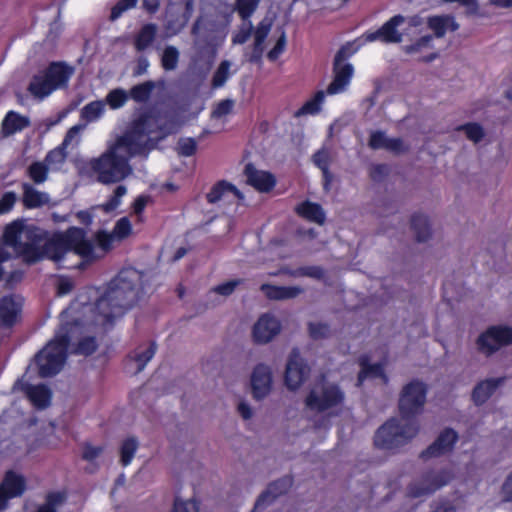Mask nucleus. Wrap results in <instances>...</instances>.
Masks as SVG:
<instances>
[{"label":"nucleus","instance_id":"nucleus-1","mask_svg":"<svg viewBox=\"0 0 512 512\" xmlns=\"http://www.w3.org/2000/svg\"><path fill=\"white\" fill-rule=\"evenodd\" d=\"M172 120L163 122L159 114L144 112L133 120L129 129L120 136L98 158L90 163L91 171L102 184L118 183L131 172L129 159L135 156H147L157 142L174 132Z\"/></svg>","mask_w":512,"mask_h":512},{"label":"nucleus","instance_id":"nucleus-2","mask_svg":"<svg viewBox=\"0 0 512 512\" xmlns=\"http://www.w3.org/2000/svg\"><path fill=\"white\" fill-rule=\"evenodd\" d=\"M427 386L419 380L406 384L399 397L401 419L392 417L382 424L374 435L375 447L395 451L409 443L419 432L416 416L421 414L426 402Z\"/></svg>","mask_w":512,"mask_h":512},{"label":"nucleus","instance_id":"nucleus-3","mask_svg":"<svg viewBox=\"0 0 512 512\" xmlns=\"http://www.w3.org/2000/svg\"><path fill=\"white\" fill-rule=\"evenodd\" d=\"M46 232L25 219H16L4 227V241L26 265H34L45 258L59 262L69 252L62 232H55L45 240Z\"/></svg>","mask_w":512,"mask_h":512},{"label":"nucleus","instance_id":"nucleus-4","mask_svg":"<svg viewBox=\"0 0 512 512\" xmlns=\"http://www.w3.org/2000/svg\"><path fill=\"white\" fill-rule=\"evenodd\" d=\"M134 271L121 270L110 282L108 289L96 301L95 311L102 317L103 326H112L115 320L123 316L138 301V287L130 275Z\"/></svg>","mask_w":512,"mask_h":512},{"label":"nucleus","instance_id":"nucleus-5","mask_svg":"<svg viewBox=\"0 0 512 512\" xmlns=\"http://www.w3.org/2000/svg\"><path fill=\"white\" fill-rule=\"evenodd\" d=\"M75 68L65 61H52L34 74L27 91L35 98L43 100L57 90L66 89Z\"/></svg>","mask_w":512,"mask_h":512},{"label":"nucleus","instance_id":"nucleus-6","mask_svg":"<svg viewBox=\"0 0 512 512\" xmlns=\"http://www.w3.org/2000/svg\"><path fill=\"white\" fill-rule=\"evenodd\" d=\"M70 325V323L64 324L54 338L35 355L34 361L40 377L55 376L63 368L71 341Z\"/></svg>","mask_w":512,"mask_h":512},{"label":"nucleus","instance_id":"nucleus-7","mask_svg":"<svg viewBox=\"0 0 512 512\" xmlns=\"http://www.w3.org/2000/svg\"><path fill=\"white\" fill-rule=\"evenodd\" d=\"M345 400V393L336 383L322 380L315 384L305 397V406L318 413L342 406Z\"/></svg>","mask_w":512,"mask_h":512},{"label":"nucleus","instance_id":"nucleus-8","mask_svg":"<svg viewBox=\"0 0 512 512\" xmlns=\"http://www.w3.org/2000/svg\"><path fill=\"white\" fill-rule=\"evenodd\" d=\"M356 49L351 50V44L341 46L337 51L333 62L334 77L326 89L328 95H335L344 92L349 86L353 75L354 67L351 63L345 62Z\"/></svg>","mask_w":512,"mask_h":512},{"label":"nucleus","instance_id":"nucleus-9","mask_svg":"<svg viewBox=\"0 0 512 512\" xmlns=\"http://www.w3.org/2000/svg\"><path fill=\"white\" fill-rule=\"evenodd\" d=\"M510 344H512V327L506 325H492L476 340L477 349L486 356H491L500 348Z\"/></svg>","mask_w":512,"mask_h":512},{"label":"nucleus","instance_id":"nucleus-10","mask_svg":"<svg viewBox=\"0 0 512 512\" xmlns=\"http://www.w3.org/2000/svg\"><path fill=\"white\" fill-rule=\"evenodd\" d=\"M452 478V473L446 469H442L440 471H425L422 474L420 481H415L408 485L407 494L411 498H418L432 494L436 490L448 484Z\"/></svg>","mask_w":512,"mask_h":512},{"label":"nucleus","instance_id":"nucleus-11","mask_svg":"<svg viewBox=\"0 0 512 512\" xmlns=\"http://www.w3.org/2000/svg\"><path fill=\"white\" fill-rule=\"evenodd\" d=\"M67 244L68 251L80 256L85 263H92L98 259L95 254L94 244L87 239V232L84 228L70 226L62 232Z\"/></svg>","mask_w":512,"mask_h":512},{"label":"nucleus","instance_id":"nucleus-12","mask_svg":"<svg viewBox=\"0 0 512 512\" xmlns=\"http://www.w3.org/2000/svg\"><path fill=\"white\" fill-rule=\"evenodd\" d=\"M405 22V17L401 14L394 15L386 21L376 31H366L357 40L361 44L375 41L383 43H400L402 41V33L398 31V27Z\"/></svg>","mask_w":512,"mask_h":512},{"label":"nucleus","instance_id":"nucleus-13","mask_svg":"<svg viewBox=\"0 0 512 512\" xmlns=\"http://www.w3.org/2000/svg\"><path fill=\"white\" fill-rule=\"evenodd\" d=\"M309 373L310 367L301 357L299 349L293 348L290 352L284 374L286 387L291 391H295L304 383Z\"/></svg>","mask_w":512,"mask_h":512},{"label":"nucleus","instance_id":"nucleus-14","mask_svg":"<svg viewBox=\"0 0 512 512\" xmlns=\"http://www.w3.org/2000/svg\"><path fill=\"white\" fill-rule=\"evenodd\" d=\"M459 439L458 433L453 428L443 429L437 438L420 453V458L428 460L446 455L454 449Z\"/></svg>","mask_w":512,"mask_h":512},{"label":"nucleus","instance_id":"nucleus-15","mask_svg":"<svg viewBox=\"0 0 512 512\" xmlns=\"http://www.w3.org/2000/svg\"><path fill=\"white\" fill-rule=\"evenodd\" d=\"M281 330L280 321L270 313L262 314L252 329L253 341L257 344L270 342Z\"/></svg>","mask_w":512,"mask_h":512},{"label":"nucleus","instance_id":"nucleus-16","mask_svg":"<svg viewBox=\"0 0 512 512\" xmlns=\"http://www.w3.org/2000/svg\"><path fill=\"white\" fill-rule=\"evenodd\" d=\"M243 173L246 177V183L260 193H269L276 186L277 180L274 174L259 170L252 163L245 165Z\"/></svg>","mask_w":512,"mask_h":512},{"label":"nucleus","instance_id":"nucleus-17","mask_svg":"<svg viewBox=\"0 0 512 512\" xmlns=\"http://www.w3.org/2000/svg\"><path fill=\"white\" fill-rule=\"evenodd\" d=\"M292 482L293 480L291 477H283L271 482L267 489L258 496L253 508V512L264 509L277 497L285 494L292 486Z\"/></svg>","mask_w":512,"mask_h":512},{"label":"nucleus","instance_id":"nucleus-18","mask_svg":"<svg viewBox=\"0 0 512 512\" xmlns=\"http://www.w3.org/2000/svg\"><path fill=\"white\" fill-rule=\"evenodd\" d=\"M272 385V373L265 364L255 366L251 375L252 394L256 400L263 399L269 394Z\"/></svg>","mask_w":512,"mask_h":512},{"label":"nucleus","instance_id":"nucleus-19","mask_svg":"<svg viewBox=\"0 0 512 512\" xmlns=\"http://www.w3.org/2000/svg\"><path fill=\"white\" fill-rule=\"evenodd\" d=\"M22 311V304L14 295L0 298V327L10 329L16 325Z\"/></svg>","mask_w":512,"mask_h":512},{"label":"nucleus","instance_id":"nucleus-20","mask_svg":"<svg viewBox=\"0 0 512 512\" xmlns=\"http://www.w3.org/2000/svg\"><path fill=\"white\" fill-rule=\"evenodd\" d=\"M21 391L36 409H46L52 400V391L45 384L21 383Z\"/></svg>","mask_w":512,"mask_h":512},{"label":"nucleus","instance_id":"nucleus-21","mask_svg":"<svg viewBox=\"0 0 512 512\" xmlns=\"http://www.w3.org/2000/svg\"><path fill=\"white\" fill-rule=\"evenodd\" d=\"M26 489L27 483L23 475L18 474L13 470L5 472L2 482L0 483V490L9 499L21 497Z\"/></svg>","mask_w":512,"mask_h":512},{"label":"nucleus","instance_id":"nucleus-22","mask_svg":"<svg viewBox=\"0 0 512 512\" xmlns=\"http://www.w3.org/2000/svg\"><path fill=\"white\" fill-rule=\"evenodd\" d=\"M360 371L357 375V386H362L367 378H381L384 383L388 382V376L384 371L382 363H370L367 355H362L358 360Z\"/></svg>","mask_w":512,"mask_h":512},{"label":"nucleus","instance_id":"nucleus-23","mask_svg":"<svg viewBox=\"0 0 512 512\" xmlns=\"http://www.w3.org/2000/svg\"><path fill=\"white\" fill-rule=\"evenodd\" d=\"M505 381V377L489 378L477 383L474 387L471 399L476 406L483 405Z\"/></svg>","mask_w":512,"mask_h":512},{"label":"nucleus","instance_id":"nucleus-24","mask_svg":"<svg viewBox=\"0 0 512 512\" xmlns=\"http://www.w3.org/2000/svg\"><path fill=\"white\" fill-rule=\"evenodd\" d=\"M31 125L30 119L27 116L10 110L6 113L1 123V133L5 137L12 136L17 132L28 128Z\"/></svg>","mask_w":512,"mask_h":512},{"label":"nucleus","instance_id":"nucleus-25","mask_svg":"<svg viewBox=\"0 0 512 512\" xmlns=\"http://www.w3.org/2000/svg\"><path fill=\"white\" fill-rule=\"evenodd\" d=\"M260 290L270 300L293 299L303 292V289L298 286H277L272 284H262Z\"/></svg>","mask_w":512,"mask_h":512},{"label":"nucleus","instance_id":"nucleus-26","mask_svg":"<svg viewBox=\"0 0 512 512\" xmlns=\"http://www.w3.org/2000/svg\"><path fill=\"white\" fill-rule=\"evenodd\" d=\"M232 193L238 200L244 199V194L232 183L226 180L216 182L206 195L209 204H215L222 199L225 193Z\"/></svg>","mask_w":512,"mask_h":512},{"label":"nucleus","instance_id":"nucleus-27","mask_svg":"<svg viewBox=\"0 0 512 512\" xmlns=\"http://www.w3.org/2000/svg\"><path fill=\"white\" fill-rule=\"evenodd\" d=\"M298 216L317 224L325 222V213L320 204L305 200L295 207Z\"/></svg>","mask_w":512,"mask_h":512},{"label":"nucleus","instance_id":"nucleus-28","mask_svg":"<svg viewBox=\"0 0 512 512\" xmlns=\"http://www.w3.org/2000/svg\"><path fill=\"white\" fill-rule=\"evenodd\" d=\"M410 227L415 233L417 242H426L431 238V224L426 215L422 213H414L410 219Z\"/></svg>","mask_w":512,"mask_h":512},{"label":"nucleus","instance_id":"nucleus-29","mask_svg":"<svg viewBox=\"0 0 512 512\" xmlns=\"http://www.w3.org/2000/svg\"><path fill=\"white\" fill-rule=\"evenodd\" d=\"M157 36V26L154 23L144 24L134 37V47L136 51L143 52L148 49Z\"/></svg>","mask_w":512,"mask_h":512},{"label":"nucleus","instance_id":"nucleus-30","mask_svg":"<svg viewBox=\"0 0 512 512\" xmlns=\"http://www.w3.org/2000/svg\"><path fill=\"white\" fill-rule=\"evenodd\" d=\"M22 203L26 209L40 208L47 202V195L36 190L31 184H22Z\"/></svg>","mask_w":512,"mask_h":512},{"label":"nucleus","instance_id":"nucleus-31","mask_svg":"<svg viewBox=\"0 0 512 512\" xmlns=\"http://www.w3.org/2000/svg\"><path fill=\"white\" fill-rule=\"evenodd\" d=\"M313 162L314 164L322 171L323 175V188L328 191L330 189V185L333 179V175L330 172V156L328 152L324 150H319L313 154Z\"/></svg>","mask_w":512,"mask_h":512},{"label":"nucleus","instance_id":"nucleus-32","mask_svg":"<svg viewBox=\"0 0 512 512\" xmlns=\"http://www.w3.org/2000/svg\"><path fill=\"white\" fill-rule=\"evenodd\" d=\"M157 350V344L155 341H151L149 346L140 350V348L134 350L128 355V358L137 363L136 373L144 370L147 363L154 357Z\"/></svg>","mask_w":512,"mask_h":512},{"label":"nucleus","instance_id":"nucleus-33","mask_svg":"<svg viewBox=\"0 0 512 512\" xmlns=\"http://www.w3.org/2000/svg\"><path fill=\"white\" fill-rule=\"evenodd\" d=\"M325 100V92L317 91L312 98L307 100L296 112L295 116L316 115L321 111L322 104Z\"/></svg>","mask_w":512,"mask_h":512},{"label":"nucleus","instance_id":"nucleus-34","mask_svg":"<svg viewBox=\"0 0 512 512\" xmlns=\"http://www.w3.org/2000/svg\"><path fill=\"white\" fill-rule=\"evenodd\" d=\"M155 89V83L152 80H147L143 83L134 85L129 90V97L137 103L147 102Z\"/></svg>","mask_w":512,"mask_h":512},{"label":"nucleus","instance_id":"nucleus-35","mask_svg":"<svg viewBox=\"0 0 512 512\" xmlns=\"http://www.w3.org/2000/svg\"><path fill=\"white\" fill-rule=\"evenodd\" d=\"M105 111V102L101 100L86 104L80 111V118L86 123L97 121Z\"/></svg>","mask_w":512,"mask_h":512},{"label":"nucleus","instance_id":"nucleus-36","mask_svg":"<svg viewBox=\"0 0 512 512\" xmlns=\"http://www.w3.org/2000/svg\"><path fill=\"white\" fill-rule=\"evenodd\" d=\"M287 274L295 278L309 277L316 280H323L325 278L326 272L321 266L311 265L297 267L296 269L289 270Z\"/></svg>","mask_w":512,"mask_h":512},{"label":"nucleus","instance_id":"nucleus-37","mask_svg":"<svg viewBox=\"0 0 512 512\" xmlns=\"http://www.w3.org/2000/svg\"><path fill=\"white\" fill-rule=\"evenodd\" d=\"M66 498L65 492H49L45 497V503L40 505L35 512H57V508L66 501Z\"/></svg>","mask_w":512,"mask_h":512},{"label":"nucleus","instance_id":"nucleus-38","mask_svg":"<svg viewBox=\"0 0 512 512\" xmlns=\"http://www.w3.org/2000/svg\"><path fill=\"white\" fill-rule=\"evenodd\" d=\"M49 167L44 162H32L27 168L28 177L35 184H42L48 179Z\"/></svg>","mask_w":512,"mask_h":512},{"label":"nucleus","instance_id":"nucleus-39","mask_svg":"<svg viewBox=\"0 0 512 512\" xmlns=\"http://www.w3.org/2000/svg\"><path fill=\"white\" fill-rule=\"evenodd\" d=\"M137 448L138 441L135 437H128L122 442L120 447V462L122 466L126 467L131 463Z\"/></svg>","mask_w":512,"mask_h":512},{"label":"nucleus","instance_id":"nucleus-40","mask_svg":"<svg viewBox=\"0 0 512 512\" xmlns=\"http://www.w3.org/2000/svg\"><path fill=\"white\" fill-rule=\"evenodd\" d=\"M230 67L231 63L228 60H223L220 62L212 76V89H219L225 85L227 80L230 78Z\"/></svg>","mask_w":512,"mask_h":512},{"label":"nucleus","instance_id":"nucleus-41","mask_svg":"<svg viewBox=\"0 0 512 512\" xmlns=\"http://www.w3.org/2000/svg\"><path fill=\"white\" fill-rule=\"evenodd\" d=\"M68 143V136L65 138L64 142L58 147L50 150L44 159V163L47 166H60L62 165L67 157L66 145Z\"/></svg>","mask_w":512,"mask_h":512},{"label":"nucleus","instance_id":"nucleus-42","mask_svg":"<svg viewBox=\"0 0 512 512\" xmlns=\"http://www.w3.org/2000/svg\"><path fill=\"white\" fill-rule=\"evenodd\" d=\"M179 50L172 45L164 48L161 55V66L165 71H173L177 68L179 62Z\"/></svg>","mask_w":512,"mask_h":512},{"label":"nucleus","instance_id":"nucleus-43","mask_svg":"<svg viewBox=\"0 0 512 512\" xmlns=\"http://www.w3.org/2000/svg\"><path fill=\"white\" fill-rule=\"evenodd\" d=\"M261 0H236L235 10L243 21H248L257 10Z\"/></svg>","mask_w":512,"mask_h":512},{"label":"nucleus","instance_id":"nucleus-44","mask_svg":"<svg viewBox=\"0 0 512 512\" xmlns=\"http://www.w3.org/2000/svg\"><path fill=\"white\" fill-rule=\"evenodd\" d=\"M127 193V188L124 185L117 186L113 194L108 198L106 202L100 205V208L105 213H111L115 211L121 205V198Z\"/></svg>","mask_w":512,"mask_h":512},{"label":"nucleus","instance_id":"nucleus-45","mask_svg":"<svg viewBox=\"0 0 512 512\" xmlns=\"http://www.w3.org/2000/svg\"><path fill=\"white\" fill-rule=\"evenodd\" d=\"M457 130L464 131L466 137L474 143L480 142L485 136L483 127L476 122L462 124L457 128Z\"/></svg>","mask_w":512,"mask_h":512},{"label":"nucleus","instance_id":"nucleus-46","mask_svg":"<svg viewBox=\"0 0 512 512\" xmlns=\"http://www.w3.org/2000/svg\"><path fill=\"white\" fill-rule=\"evenodd\" d=\"M129 94L121 88L111 90L106 96V103L111 109H119L125 105Z\"/></svg>","mask_w":512,"mask_h":512},{"label":"nucleus","instance_id":"nucleus-47","mask_svg":"<svg viewBox=\"0 0 512 512\" xmlns=\"http://www.w3.org/2000/svg\"><path fill=\"white\" fill-rule=\"evenodd\" d=\"M112 235L115 240L122 241L128 238L132 233V224L127 217H122L115 223Z\"/></svg>","mask_w":512,"mask_h":512},{"label":"nucleus","instance_id":"nucleus-48","mask_svg":"<svg viewBox=\"0 0 512 512\" xmlns=\"http://www.w3.org/2000/svg\"><path fill=\"white\" fill-rule=\"evenodd\" d=\"M308 334L313 340L326 339L330 335V326L327 323L322 322H309Z\"/></svg>","mask_w":512,"mask_h":512},{"label":"nucleus","instance_id":"nucleus-49","mask_svg":"<svg viewBox=\"0 0 512 512\" xmlns=\"http://www.w3.org/2000/svg\"><path fill=\"white\" fill-rule=\"evenodd\" d=\"M94 239L97 246L105 253L112 250L115 238L111 232L109 233L106 230H98L94 234Z\"/></svg>","mask_w":512,"mask_h":512},{"label":"nucleus","instance_id":"nucleus-50","mask_svg":"<svg viewBox=\"0 0 512 512\" xmlns=\"http://www.w3.org/2000/svg\"><path fill=\"white\" fill-rule=\"evenodd\" d=\"M98 348L97 341L93 336L82 338L75 349V353L89 356L92 355Z\"/></svg>","mask_w":512,"mask_h":512},{"label":"nucleus","instance_id":"nucleus-51","mask_svg":"<svg viewBox=\"0 0 512 512\" xmlns=\"http://www.w3.org/2000/svg\"><path fill=\"white\" fill-rule=\"evenodd\" d=\"M449 18L444 16H433L428 19V26L434 31L436 37H443L446 33Z\"/></svg>","mask_w":512,"mask_h":512},{"label":"nucleus","instance_id":"nucleus-52","mask_svg":"<svg viewBox=\"0 0 512 512\" xmlns=\"http://www.w3.org/2000/svg\"><path fill=\"white\" fill-rule=\"evenodd\" d=\"M234 108V100L223 99L219 101L211 112V117L214 119H220L232 113Z\"/></svg>","mask_w":512,"mask_h":512},{"label":"nucleus","instance_id":"nucleus-53","mask_svg":"<svg viewBox=\"0 0 512 512\" xmlns=\"http://www.w3.org/2000/svg\"><path fill=\"white\" fill-rule=\"evenodd\" d=\"M170 512H199V502L195 499L182 501L176 498Z\"/></svg>","mask_w":512,"mask_h":512},{"label":"nucleus","instance_id":"nucleus-54","mask_svg":"<svg viewBox=\"0 0 512 512\" xmlns=\"http://www.w3.org/2000/svg\"><path fill=\"white\" fill-rule=\"evenodd\" d=\"M197 151V142L194 138H183L178 142V154L184 157L193 156Z\"/></svg>","mask_w":512,"mask_h":512},{"label":"nucleus","instance_id":"nucleus-55","mask_svg":"<svg viewBox=\"0 0 512 512\" xmlns=\"http://www.w3.org/2000/svg\"><path fill=\"white\" fill-rule=\"evenodd\" d=\"M137 0H119L111 9L110 19H118L125 11L134 8Z\"/></svg>","mask_w":512,"mask_h":512},{"label":"nucleus","instance_id":"nucleus-56","mask_svg":"<svg viewBox=\"0 0 512 512\" xmlns=\"http://www.w3.org/2000/svg\"><path fill=\"white\" fill-rule=\"evenodd\" d=\"M388 137H386L383 131L377 130L370 134L368 145L373 150L385 149L387 145Z\"/></svg>","mask_w":512,"mask_h":512},{"label":"nucleus","instance_id":"nucleus-57","mask_svg":"<svg viewBox=\"0 0 512 512\" xmlns=\"http://www.w3.org/2000/svg\"><path fill=\"white\" fill-rule=\"evenodd\" d=\"M104 451L103 446H93L92 444L86 442L82 446V459L88 462H91L98 458L102 452Z\"/></svg>","mask_w":512,"mask_h":512},{"label":"nucleus","instance_id":"nucleus-58","mask_svg":"<svg viewBox=\"0 0 512 512\" xmlns=\"http://www.w3.org/2000/svg\"><path fill=\"white\" fill-rule=\"evenodd\" d=\"M17 200L16 193L13 191L5 192L0 197V215L7 214L10 212Z\"/></svg>","mask_w":512,"mask_h":512},{"label":"nucleus","instance_id":"nucleus-59","mask_svg":"<svg viewBox=\"0 0 512 512\" xmlns=\"http://www.w3.org/2000/svg\"><path fill=\"white\" fill-rule=\"evenodd\" d=\"M287 39L285 31H282L278 37L274 47L268 52L267 57L270 61H275L284 52L286 47Z\"/></svg>","mask_w":512,"mask_h":512},{"label":"nucleus","instance_id":"nucleus-60","mask_svg":"<svg viewBox=\"0 0 512 512\" xmlns=\"http://www.w3.org/2000/svg\"><path fill=\"white\" fill-rule=\"evenodd\" d=\"M241 283H242L241 279L230 280V281H227V282H224V283H221V284L215 286L212 289V291L217 294L223 295V296H229L235 291L236 287L238 285H240Z\"/></svg>","mask_w":512,"mask_h":512},{"label":"nucleus","instance_id":"nucleus-61","mask_svg":"<svg viewBox=\"0 0 512 512\" xmlns=\"http://www.w3.org/2000/svg\"><path fill=\"white\" fill-rule=\"evenodd\" d=\"M24 277V273L21 270H14L8 273L6 277L3 276V280L5 281L4 287L6 289H14L17 284H19Z\"/></svg>","mask_w":512,"mask_h":512},{"label":"nucleus","instance_id":"nucleus-62","mask_svg":"<svg viewBox=\"0 0 512 512\" xmlns=\"http://www.w3.org/2000/svg\"><path fill=\"white\" fill-rule=\"evenodd\" d=\"M270 31V24L261 22L254 32V44L256 47L261 46L268 36Z\"/></svg>","mask_w":512,"mask_h":512},{"label":"nucleus","instance_id":"nucleus-63","mask_svg":"<svg viewBox=\"0 0 512 512\" xmlns=\"http://www.w3.org/2000/svg\"><path fill=\"white\" fill-rule=\"evenodd\" d=\"M385 149L395 154H401L407 151V147L404 146V143L400 138H388Z\"/></svg>","mask_w":512,"mask_h":512},{"label":"nucleus","instance_id":"nucleus-64","mask_svg":"<svg viewBox=\"0 0 512 512\" xmlns=\"http://www.w3.org/2000/svg\"><path fill=\"white\" fill-rule=\"evenodd\" d=\"M149 201V196L139 195L132 204V210L137 216H141Z\"/></svg>","mask_w":512,"mask_h":512}]
</instances>
